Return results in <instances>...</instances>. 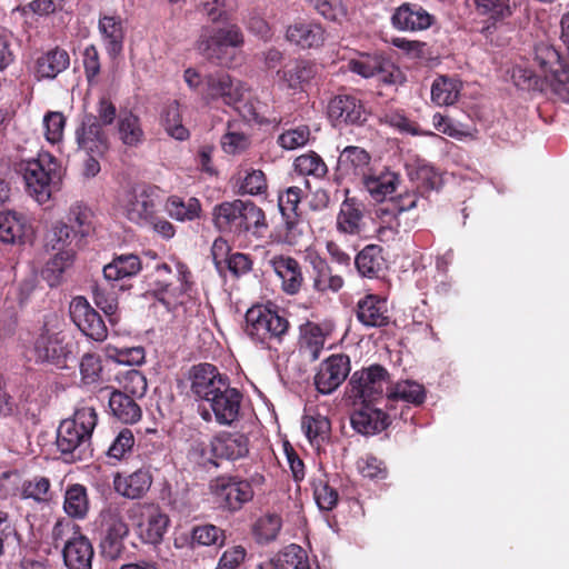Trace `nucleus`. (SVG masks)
I'll return each mask as SVG.
<instances>
[{"mask_svg":"<svg viewBox=\"0 0 569 569\" xmlns=\"http://www.w3.org/2000/svg\"><path fill=\"white\" fill-rule=\"evenodd\" d=\"M109 408L112 415L123 423H134L141 419L142 410L136 397L121 390H113L109 397Z\"/></svg>","mask_w":569,"mask_h":569,"instance_id":"nucleus-41","label":"nucleus"},{"mask_svg":"<svg viewBox=\"0 0 569 569\" xmlns=\"http://www.w3.org/2000/svg\"><path fill=\"white\" fill-rule=\"evenodd\" d=\"M273 272L281 281V290L288 296L298 295L305 284V274L300 262L284 254H276L269 260Z\"/></svg>","mask_w":569,"mask_h":569,"instance_id":"nucleus-25","label":"nucleus"},{"mask_svg":"<svg viewBox=\"0 0 569 569\" xmlns=\"http://www.w3.org/2000/svg\"><path fill=\"white\" fill-rule=\"evenodd\" d=\"M363 203L355 197H346L336 218V229L345 236H359L363 229Z\"/></svg>","mask_w":569,"mask_h":569,"instance_id":"nucleus-34","label":"nucleus"},{"mask_svg":"<svg viewBox=\"0 0 569 569\" xmlns=\"http://www.w3.org/2000/svg\"><path fill=\"white\" fill-rule=\"evenodd\" d=\"M16 170L23 178L26 191L40 204L49 201L53 186L61 179L60 162L48 151H40L36 158L19 161Z\"/></svg>","mask_w":569,"mask_h":569,"instance_id":"nucleus-4","label":"nucleus"},{"mask_svg":"<svg viewBox=\"0 0 569 569\" xmlns=\"http://www.w3.org/2000/svg\"><path fill=\"white\" fill-rule=\"evenodd\" d=\"M63 509L68 516L72 518L82 519L86 517L89 509V502L84 486L77 483L67 489Z\"/></svg>","mask_w":569,"mask_h":569,"instance_id":"nucleus-50","label":"nucleus"},{"mask_svg":"<svg viewBox=\"0 0 569 569\" xmlns=\"http://www.w3.org/2000/svg\"><path fill=\"white\" fill-rule=\"evenodd\" d=\"M50 480L46 477H34L26 480L21 488L23 499H33L37 502H49L52 498Z\"/></svg>","mask_w":569,"mask_h":569,"instance_id":"nucleus-57","label":"nucleus"},{"mask_svg":"<svg viewBox=\"0 0 569 569\" xmlns=\"http://www.w3.org/2000/svg\"><path fill=\"white\" fill-rule=\"evenodd\" d=\"M151 485L152 476L146 469H138L127 476L117 473L113 478L114 491L132 500L142 498L149 491Z\"/></svg>","mask_w":569,"mask_h":569,"instance_id":"nucleus-36","label":"nucleus"},{"mask_svg":"<svg viewBox=\"0 0 569 569\" xmlns=\"http://www.w3.org/2000/svg\"><path fill=\"white\" fill-rule=\"evenodd\" d=\"M70 318L78 329L94 341H103L108 336L107 326L98 311L82 297H74L69 307Z\"/></svg>","mask_w":569,"mask_h":569,"instance_id":"nucleus-17","label":"nucleus"},{"mask_svg":"<svg viewBox=\"0 0 569 569\" xmlns=\"http://www.w3.org/2000/svg\"><path fill=\"white\" fill-rule=\"evenodd\" d=\"M246 91L243 82L233 80L227 72L218 70L204 76L200 93L207 100L221 99L228 106H236L242 100Z\"/></svg>","mask_w":569,"mask_h":569,"instance_id":"nucleus-16","label":"nucleus"},{"mask_svg":"<svg viewBox=\"0 0 569 569\" xmlns=\"http://www.w3.org/2000/svg\"><path fill=\"white\" fill-rule=\"evenodd\" d=\"M188 378L193 396L207 403L230 381L228 375L220 372L214 365L209 362L193 365L189 370Z\"/></svg>","mask_w":569,"mask_h":569,"instance_id":"nucleus-14","label":"nucleus"},{"mask_svg":"<svg viewBox=\"0 0 569 569\" xmlns=\"http://www.w3.org/2000/svg\"><path fill=\"white\" fill-rule=\"evenodd\" d=\"M328 118L335 127L361 126L367 120L363 102L353 94H338L328 103Z\"/></svg>","mask_w":569,"mask_h":569,"instance_id":"nucleus-21","label":"nucleus"},{"mask_svg":"<svg viewBox=\"0 0 569 569\" xmlns=\"http://www.w3.org/2000/svg\"><path fill=\"white\" fill-rule=\"evenodd\" d=\"M420 194L416 191H406L387 203L386 208H381L382 213H389L396 220L397 227H401V217L410 213L417 208Z\"/></svg>","mask_w":569,"mask_h":569,"instance_id":"nucleus-52","label":"nucleus"},{"mask_svg":"<svg viewBox=\"0 0 569 569\" xmlns=\"http://www.w3.org/2000/svg\"><path fill=\"white\" fill-rule=\"evenodd\" d=\"M281 529V516L276 512H267L252 523L251 533L258 545L266 546L277 540Z\"/></svg>","mask_w":569,"mask_h":569,"instance_id":"nucleus-42","label":"nucleus"},{"mask_svg":"<svg viewBox=\"0 0 569 569\" xmlns=\"http://www.w3.org/2000/svg\"><path fill=\"white\" fill-rule=\"evenodd\" d=\"M80 376L83 385L90 386L102 380V360L98 353L87 352L80 359Z\"/></svg>","mask_w":569,"mask_h":569,"instance_id":"nucleus-55","label":"nucleus"},{"mask_svg":"<svg viewBox=\"0 0 569 569\" xmlns=\"http://www.w3.org/2000/svg\"><path fill=\"white\" fill-rule=\"evenodd\" d=\"M425 399V387L411 380L397 382L388 393V400L390 401L402 400L415 406L422 405Z\"/></svg>","mask_w":569,"mask_h":569,"instance_id":"nucleus-49","label":"nucleus"},{"mask_svg":"<svg viewBox=\"0 0 569 569\" xmlns=\"http://www.w3.org/2000/svg\"><path fill=\"white\" fill-rule=\"evenodd\" d=\"M390 375L378 363L355 371L348 382L349 398L355 401L375 403L382 399Z\"/></svg>","mask_w":569,"mask_h":569,"instance_id":"nucleus-8","label":"nucleus"},{"mask_svg":"<svg viewBox=\"0 0 569 569\" xmlns=\"http://www.w3.org/2000/svg\"><path fill=\"white\" fill-rule=\"evenodd\" d=\"M459 96V91L453 81L447 78H438L431 87V99L438 106L453 104Z\"/></svg>","mask_w":569,"mask_h":569,"instance_id":"nucleus-59","label":"nucleus"},{"mask_svg":"<svg viewBox=\"0 0 569 569\" xmlns=\"http://www.w3.org/2000/svg\"><path fill=\"white\" fill-rule=\"evenodd\" d=\"M349 356L345 353L331 355L323 360L315 376V386L318 392L330 395L337 390L350 373Z\"/></svg>","mask_w":569,"mask_h":569,"instance_id":"nucleus-18","label":"nucleus"},{"mask_svg":"<svg viewBox=\"0 0 569 569\" xmlns=\"http://www.w3.org/2000/svg\"><path fill=\"white\" fill-rule=\"evenodd\" d=\"M210 490L219 506L232 513L240 511L254 497L252 482L238 475L214 478L210 482Z\"/></svg>","mask_w":569,"mask_h":569,"instance_id":"nucleus-7","label":"nucleus"},{"mask_svg":"<svg viewBox=\"0 0 569 569\" xmlns=\"http://www.w3.org/2000/svg\"><path fill=\"white\" fill-rule=\"evenodd\" d=\"M64 566L68 569H92L94 549L83 533L76 535L61 549Z\"/></svg>","mask_w":569,"mask_h":569,"instance_id":"nucleus-33","label":"nucleus"},{"mask_svg":"<svg viewBox=\"0 0 569 569\" xmlns=\"http://www.w3.org/2000/svg\"><path fill=\"white\" fill-rule=\"evenodd\" d=\"M98 28L106 41V50L112 58L117 57L123 48L124 31L119 16H101Z\"/></svg>","mask_w":569,"mask_h":569,"instance_id":"nucleus-39","label":"nucleus"},{"mask_svg":"<svg viewBox=\"0 0 569 569\" xmlns=\"http://www.w3.org/2000/svg\"><path fill=\"white\" fill-rule=\"evenodd\" d=\"M70 66L67 50L54 47L39 54L33 64V76L38 81L53 80Z\"/></svg>","mask_w":569,"mask_h":569,"instance_id":"nucleus-31","label":"nucleus"},{"mask_svg":"<svg viewBox=\"0 0 569 569\" xmlns=\"http://www.w3.org/2000/svg\"><path fill=\"white\" fill-rule=\"evenodd\" d=\"M411 179L415 183L416 191L421 197L431 190L438 189L441 182L439 173L430 166L418 167Z\"/></svg>","mask_w":569,"mask_h":569,"instance_id":"nucleus-60","label":"nucleus"},{"mask_svg":"<svg viewBox=\"0 0 569 569\" xmlns=\"http://www.w3.org/2000/svg\"><path fill=\"white\" fill-rule=\"evenodd\" d=\"M373 403L361 402L350 416L351 427L360 435L371 436L379 433L390 425L389 416L382 409L375 408Z\"/></svg>","mask_w":569,"mask_h":569,"instance_id":"nucleus-28","label":"nucleus"},{"mask_svg":"<svg viewBox=\"0 0 569 569\" xmlns=\"http://www.w3.org/2000/svg\"><path fill=\"white\" fill-rule=\"evenodd\" d=\"M210 451L214 458L238 460L249 452V440L239 432H220L211 440Z\"/></svg>","mask_w":569,"mask_h":569,"instance_id":"nucleus-32","label":"nucleus"},{"mask_svg":"<svg viewBox=\"0 0 569 569\" xmlns=\"http://www.w3.org/2000/svg\"><path fill=\"white\" fill-rule=\"evenodd\" d=\"M118 381L122 392L136 398H142L148 389L147 378L137 369H130L121 373Z\"/></svg>","mask_w":569,"mask_h":569,"instance_id":"nucleus-58","label":"nucleus"},{"mask_svg":"<svg viewBox=\"0 0 569 569\" xmlns=\"http://www.w3.org/2000/svg\"><path fill=\"white\" fill-rule=\"evenodd\" d=\"M357 320L366 328H385L391 323L387 299L375 293H367L355 306Z\"/></svg>","mask_w":569,"mask_h":569,"instance_id":"nucleus-22","label":"nucleus"},{"mask_svg":"<svg viewBox=\"0 0 569 569\" xmlns=\"http://www.w3.org/2000/svg\"><path fill=\"white\" fill-rule=\"evenodd\" d=\"M295 170L301 176H311L323 179L328 174V166L315 151H308L298 156L293 161Z\"/></svg>","mask_w":569,"mask_h":569,"instance_id":"nucleus-53","label":"nucleus"},{"mask_svg":"<svg viewBox=\"0 0 569 569\" xmlns=\"http://www.w3.org/2000/svg\"><path fill=\"white\" fill-rule=\"evenodd\" d=\"M326 33L320 22L300 20L287 28L286 39L303 50L317 49L325 43Z\"/></svg>","mask_w":569,"mask_h":569,"instance_id":"nucleus-29","label":"nucleus"},{"mask_svg":"<svg viewBox=\"0 0 569 569\" xmlns=\"http://www.w3.org/2000/svg\"><path fill=\"white\" fill-rule=\"evenodd\" d=\"M126 515L142 542L153 546L162 542L170 519L159 508L134 503L126 509Z\"/></svg>","mask_w":569,"mask_h":569,"instance_id":"nucleus-9","label":"nucleus"},{"mask_svg":"<svg viewBox=\"0 0 569 569\" xmlns=\"http://www.w3.org/2000/svg\"><path fill=\"white\" fill-rule=\"evenodd\" d=\"M301 428L311 445L321 446L330 437L331 422L327 417L319 413L305 415L302 417Z\"/></svg>","mask_w":569,"mask_h":569,"instance_id":"nucleus-46","label":"nucleus"},{"mask_svg":"<svg viewBox=\"0 0 569 569\" xmlns=\"http://www.w3.org/2000/svg\"><path fill=\"white\" fill-rule=\"evenodd\" d=\"M97 422V412L91 407L79 408L72 418L61 421L56 443L68 460H84L91 456L90 439Z\"/></svg>","mask_w":569,"mask_h":569,"instance_id":"nucleus-2","label":"nucleus"},{"mask_svg":"<svg viewBox=\"0 0 569 569\" xmlns=\"http://www.w3.org/2000/svg\"><path fill=\"white\" fill-rule=\"evenodd\" d=\"M317 74V66L310 60L292 58L277 71L280 83L290 90L303 91Z\"/></svg>","mask_w":569,"mask_h":569,"instance_id":"nucleus-26","label":"nucleus"},{"mask_svg":"<svg viewBox=\"0 0 569 569\" xmlns=\"http://www.w3.org/2000/svg\"><path fill=\"white\" fill-rule=\"evenodd\" d=\"M31 234V224L27 217L13 210L0 211V241L9 244H22Z\"/></svg>","mask_w":569,"mask_h":569,"instance_id":"nucleus-35","label":"nucleus"},{"mask_svg":"<svg viewBox=\"0 0 569 569\" xmlns=\"http://www.w3.org/2000/svg\"><path fill=\"white\" fill-rule=\"evenodd\" d=\"M74 252L72 250H59L49 259L41 271V276L50 287L62 283L64 272L73 264Z\"/></svg>","mask_w":569,"mask_h":569,"instance_id":"nucleus-43","label":"nucleus"},{"mask_svg":"<svg viewBox=\"0 0 569 569\" xmlns=\"http://www.w3.org/2000/svg\"><path fill=\"white\" fill-rule=\"evenodd\" d=\"M168 214L177 221H193L200 218L202 208L199 199L191 197L187 200L178 196H170L164 206Z\"/></svg>","mask_w":569,"mask_h":569,"instance_id":"nucleus-45","label":"nucleus"},{"mask_svg":"<svg viewBox=\"0 0 569 569\" xmlns=\"http://www.w3.org/2000/svg\"><path fill=\"white\" fill-rule=\"evenodd\" d=\"M243 393L229 381L223 389L208 401L214 420L221 426H231L240 419Z\"/></svg>","mask_w":569,"mask_h":569,"instance_id":"nucleus-19","label":"nucleus"},{"mask_svg":"<svg viewBox=\"0 0 569 569\" xmlns=\"http://www.w3.org/2000/svg\"><path fill=\"white\" fill-rule=\"evenodd\" d=\"M244 43V36L238 24L222 28L204 26L200 30L196 49L207 60L220 66H229L234 59V51Z\"/></svg>","mask_w":569,"mask_h":569,"instance_id":"nucleus-6","label":"nucleus"},{"mask_svg":"<svg viewBox=\"0 0 569 569\" xmlns=\"http://www.w3.org/2000/svg\"><path fill=\"white\" fill-rule=\"evenodd\" d=\"M123 213L131 222L139 226H147L153 221L156 213V201L151 187L134 188L126 194L122 204Z\"/></svg>","mask_w":569,"mask_h":569,"instance_id":"nucleus-23","label":"nucleus"},{"mask_svg":"<svg viewBox=\"0 0 569 569\" xmlns=\"http://www.w3.org/2000/svg\"><path fill=\"white\" fill-rule=\"evenodd\" d=\"M313 496L318 507L325 511L333 510L339 501L338 491L323 479L313 482Z\"/></svg>","mask_w":569,"mask_h":569,"instance_id":"nucleus-62","label":"nucleus"},{"mask_svg":"<svg viewBox=\"0 0 569 569\" xmlns=\"http://www.w3.org/2000/svg\"><path fill=\"white\" fill-rule=\"evenodd\" d=\"M399 181V174L389 168L373 166L369 174H366L359 183L363 186L375 201L382 202L396 191Z\"/></svg>","mask_w":569,"mask_h":569,"instance_id":"nucleus-30","label":"nucleus"},{"mask_svg":"<svg viewBox=\"0 0 569 569\" xmlns=\"http://www.w3.org/2000/svg\"><path fill=\"white\" fill-rule=\"evenodd\" d=\"M67 119L60 111H49L43 117L44 136L51 144L62 141Z\"/></svg>","mask_w":569,"mask_h":569,"instance_id":"nucleus-63","label":"nucleus"},{"mask_svg":"<svg viewBox=\"0 0 569 569\" xmlns=\"http://www.w3.org/2000/svg\"><path fill=\"white\" fill-rule=\"evenodd\" d=\"M318 14L328 21L341 22L347 18L348 8L343 0H305Z\"/></svg>","mask_w":569,"mask_h":569,"instance_id":"nucleus-54","label":"nucleus"},{"mask_svg":"<svg viewBox=\"0 0 569 569\" xmlns=\"http://www.w3.org/2000/svg\"><path fill=\"white\" fill-rule=\"evenodd\" d=\"M100 517L104 530L100 541L101 553L106 559L116 560L124 552V539L130 531L123 510L118 505H109L101 510Z\"/></svg>","mask_w":569,"mask_h":569,"instance_id":"nucleus-11","label":"nucleus"},{"mask_svg":"<svg viewBox=\"0 0 569 569\" xmlns=\"http://www.w3.org/2000/svg\"><path fill=\"white\" fill-rule=\"evenodd\" d=\"M118 132L123 144L136 147L144 139L140 119L131 111L120 113L118 119Z\"/></svg>","mask_w":569,"mask_h":569,"instance_id":"nucleus-48","label":"nucleus"},{"mask_svg":"<svg viewBox=\"0 0 569 569\" xmlns=\"http://www.w3.org/2000/svg\"><path fill=\"white\" fill-rule=\"evenodd\" d=\"M244 332L264 349H277L290 330V322L279 310L268 305H254L244 316Z\"/></svg>","mask_w":569,"mask_h":569,"instance_id":"nucleus-5","label":"nucleus"},{"mask_svg":"<svg viewBox=\"0 0 569 569\" xmlns=\"http://www.w3.org/2000/svg\"><path fill=\"white\" fill-rule=\"evenodd\" d=\"M76 142L86 153L103 156L109 149L108 134L93 113H86L76 129Z\"/></svg>","mask_w":569,"mask_h":569,"instance_id":"nucleus-20","label":"nucleus"},{"mask_svg":"<svg viewBox=\"0 0 569 569\" xmlns=\"http://www.w3.org/2000/svg\"><path fill=\"white\" fill-rule=\"evenodd\" d=\"M268 189L267 177L260 169H247L240 183V193L258 196L262 194Z\"/></svg>","mask_w":569,"mask_h":569,"instance_id":"nucleus-61","label":"nucleus"},{"mask_svg":"<svg viewBox=\"0 0 569 569\" xmlns=\"http://www.w3.org/2000/svg\"><path fill=\"white\" fill-rule=\"evenodd\" d=\"M390 23L401 32L418 33L437 24V17L421 3L403 1L392 10Z\"/></svg>","mask_w":569,"mask_h":569,"instance_id":"nucleus-15","label":"nucleus"},{"mask_svg":"<svg viewBox=\"0 0 569 569\" xmlns=\"http://www.w3.org/2000/svg\"><path fill=\"white\" fill-rule=\"evenodd\" d=\"M161 126L171 138L186 141L190 137V131L182 123V116L180 112L178 101L170 102L161 113Z\"/></svg>","mask_w":569,"mask_h":569,"instance_id":"nucleus-47","label":"nucleus"},{"mask_svg":"<svg viewBox=\"0 0 569 569\" xmlns=\"http://www.w3.org/2000/svg\"><path fill=\"white\" fill-rule=\"evenodd\" d=\"M312 268V288L315 291L325 293L328 291L338 292L345 284L340 274L333 273V270L326 258L317 251H309L306 257Z\"/></svg>","mask_w":569,"mask_h":569,"instance_id":"nucleus-27","label":"nucleus"},{"mask_svg":"<svg viewBox=\"0 0 569 569\" xmlns=\"http://www.w3.org/2000/svg\"><path fill=\"white\" fill-rule=\"evenodd\" d=\"M273 569H310L306 551L291 543L271 561Z\"/></svg>","mask_w":569,"mask_h":569,"instance_id":"nucleus-51","label":"nucleus"},{"mask_svg":"<svg viewBox=\"0 0 569 569\" xmlns=\"http://www.w3.org/2000/svg\"><path fill=\"white\" fill-rule=\"evenodd\" d=\"M326 336L322 328L315 322H307L300 328V350L308 355L310 361H316L323 349Z\"/></svg>","mask_w":569,"mask_h":569,"instance_id":"nucleus-44","label":"nucleus"},{"mask_svg":"<svg viewBox=\"0 0 569 569\" xmlns=\"http://www.w3.org/2000/svg\"><path fill=\"white\" fill-rule=\"evenodd\" d=\"M33 351L38 361L62 366L70 353L59 332L51 330L44 323L33 342Z\"/></svg>","mask_w":569,"mask_h":569,"instance_id":"nucleus-24","label":"nucleus"},{"mask_svg":"<svg viewBox=\"0 0 569 569\" xmlns=\"http://www.w3.org/2000/svg\"><path fill=\"white\" fill-rule=\"evenodd\" d=\"M535 62L539 73L526 66H515L511 71L513 83L523 90H550L557 99L569 103V66L560 53L553 47L539 46L536 48Z\"/></svg>","mask_w":569,"mask_h":569,"instance_id":"nucleus-1","label":"nucleus"},{"mask_svg":"<svg viewBox=\"0 0 569 569\" xmlns=\"http://www.w3.org/2000/svg\"><path fill=\"white\" fill-rule=\"evenodd\" d=\"M375 164L370 153L358 146H347L338 157L333 173V181L341 184L343 181L359 183L369 174Z\"/></svg>","mask_w":569,"mask_h":569,"instance_id":"nucleus-13","label":"nucleus"},{"mask_svg":"<svg viewBox=\"0 0 569 569\" xmlns=\"http://www.w3.org/2000/svg\"><path fill=\"white\" fill-rule=\"evenodd\" d=\"M92 211L82 202H76L70 207L69 220L77 227L74 233L87 236L91 230Z\"/></svg>","mask_w":569,"mask_h":569,"instance_id":"nucleus-64","label":"nucleus"},{"mask_svg":"<svg viewBox=\"0 0 569 569\" xmlns=\"http://www.w3.org/2000/svg\"><path fill=\"white\" fill-rule=\"evenodd\" d=\"M213 226L222 233L244 236L256 234L261 228H267L264 211L252 201H224L213 207Z\"/></svg>","mask_w":569,"mask_h":569,"instance_id":"nucleus-3","label":"nucleus"},{"mask_svg":"<svg viewBox=\"0 0 569 569\" xmlns=\"http://www.w3.org/2000/svg\"><path fill=\"white\" fill-rule=\"evenodd\" d=\"M349 70L362 78H377L385 86H399L406 81L401 69L382 53H361L348 63Z\"/></svg>","mask_w":569,"mask_h":569,"instance_id":"nucleus-12","label":"nucleus"},{"mask_svg":"<svg viewBox=\"0 0 569 569\" xmlns=\"http://www.w3.org/2000/svg\"><path fill=\"white\" fill-rule=\"evenodd\" d=\"M224 531L214 525L196 526L191 531V546H222Z\"/></svg>","mask_w":569,"mask_h":569,"instance_id":"nucleus-56","label":"nucleus"},{"mask_svg":"<svg viewBox=\"0 0 569 569\" xmlns=\"http://www.w3.org/2000/svg\"><path fill=\"white\" fill-rule=\"evenodd\" d=\"M473 3L478 16L483 18V31L487 33L502 26L513 14L511 0H473Z\"/></svg>","mask_w":569,"mask_h":569,"instance_id":"nucleus-37","label":"nucleus"},{"mask_svg":"<svg viewBox=\"0 0 569 569\" xmlns=\"http://www.w3.org/2000/svg\"><path fill=\"white\" fill-rule=\"evenodd\" d=\"M302 189L296 186L289 187L278 194V207L282 217V226L279 230L280 241L288 246H297L303 234L300 203Z\"/></svg>","mask_w":569,"mask_h":569,"instance_id":"nucleus-10","label":"nucleus"},{"mask_svg":"<svg viewBox=\"0 0 569 569\" xmlns=\"http://www.w3.org/2000/svg\"><path fill=\"white\" fill-rule=\"evenodd\" d=\"M142 269L139 256L126 253L114 256L111 262L103 267V277L108 281H118L137 276Z\"/></svg>","mask_w":569,"mask_h":569,"instance_id":"nucleus-40","label":"nucleus"},{"mask_svg":"<svg viewBox=\"0 0 569 569\" xmlns=\"http://www.w3.org/2000/svg\"><path fill=\"white\" fill-rule=\"evenodd\" d=\"M355 266L363 278H380L387 269L383 248L379 244H367L356 254Z\"/></svg>","mask_w":569,"mask_h":569,"instance_id":"nucleus-38","label":"nucleus"}]
</instances>
